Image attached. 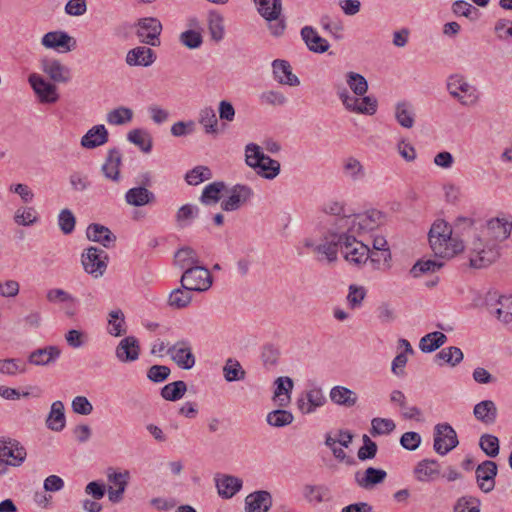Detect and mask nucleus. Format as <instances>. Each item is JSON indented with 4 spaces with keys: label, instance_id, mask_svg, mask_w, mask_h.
<instances>
[{
    "label": "nucleus",
    "instance_id": "obj_1",
    "mask_svg": "<svg viewBox=\"0 0 512 512\" xmlns=\"http://www.w3.org/2000/svg\"><path fill=\"white\" fill-rule=\"evenodd\" d=\"M428 239L436 257L450 259L464 250L463 241L452 235L451 226L442 219L432 224Z\"/></svg>",
    "mask_w": 512,
    "mask_h": 512
},
{
    "label": "nucleus",
    "instance_id": "obj_2",
    "mask_svg": "<svg viewBox=\"0 0 512 512\" xmlns=\"http://www.w3.org/2000/svg\"><path fill=\"white\" fill-rule=\"evenodd\" d=\"M383 214L378 210H368L364 213L344 215L337 222V230H345L354 235L372 231L383 222Z\"/></svg>",
    "mask_w": 512,
    "mask_h": 512
},
{
    "label": "nucleus",
    "instance_id": "obj_3",
    "mask_svg": "<svg viewBox=\"0 0 512 512\" xmlns=\"http://www.w3.org/2000/svg\"><path fill=\"white\" fill-rule=\"evenodd\" d=\"M470 266L475 269L486 268L500 257L499 245L495 240L477 235L469 246Z\"/></svg>",
    "mask_w": 512,
    "mask_h": 512
},
{
    "label": "nucleus",
    "instance_id": "obj_4",
    "mask_svg": "<svg viewBox=\"0 0 512 512\" xmlns=\"http://www.w3.org/2000/svg\"><path fill=\"white\" fill-rule=\"evenodd\" d=\"M258 13L267 21L268 30L274 37H281L286 30V20L282 15V0H253Z\"/></svg>",
    "mask_w": 512,
    "mask_h": 512
},
{
    "label": "nucleus",
    "instance_id": "obj_5",
    "mask_svg": "<svg viewBox=\"0 0 512 512\" xmlns=\"http://www.w3.org/2000/svg\"><path fill=\"white\" fill-rule=\"evenodd\" d=\"M246 164L259 169L258 174L266 179H274L280 173V163L277 160L265 155L260 146L255 143H249L245 147Z\"/></svg>",
    "mask_w": 512,
    "mask_h": 512
},
{
    "label": "nucleus",
    "instance_id": "obj_6",
    "mask_svg": "<svg viewBox=\"0 0 512 512\" xmlns=\"http://www.w3.org/2000/svg\"><path fill=\"white\" fill-rule=\"evenodd\" d=\"M449 94L463 106H473L480 99L479 92L462 75H451L447 80Z\"/></svg>",
    "mask_w": 512,
    "mask_h": 512
},
{
    "label": "nucleus",
    "instance_id": "obj_7",
    "mask_svg": "<svg viewBox=\"0 0 512 512\" xmlns=\"http://www.w3.org/2000/svg\"><path fill=\"white\" fill-rule=\"evenodd\" d=\"M27 457L26 448L16 439L0 437V462L7 466L20 467Z\"/></svg>",
    "mask_w": 512,
    "mask_h": 512
},
{
    "label": "nucleus",
    "instance_id": "obj_8",
    "mask_svg": "<svg viewBox=\"0 0 512 512\" xmlns=\"http://www.w3.org/2000/svg\"><path fill=\"white\" fill-rule=\"evenodd\" d=\"M181 287L188 291L203 292L212 285L210 271L204 266L187 268L181 276Z\"/></svg>",
    "mask_w": 512,
    "mask_h": 512
},
{
    "label": "nucleus",
    "instance_id": "obj_9",
    "mask_svg": "<svg viewBox=\"0 0 512 512\" xmlns=\"http://www.w3.org/2000/svg\"><path fill=\"white\" fill-rule=\"evenodd\" d=\"M108 254L95 246H90L81 255V263L86 273L94 278L104 275L108 266Z\"/></svg>",
    "mask_w": 512,
    "mask_h": 512
},
{
    "label": "nucleus",
    "instance_id": "obj_10",
    "mask_svg": "<svg viewBox=\"0 0 512 512\" xmlns=\"http://www.w3.org/2000/svg\"><path fill=\"white\" fill-rule=\"evenodd\" d=\"M341 251L344 258L352 264L361 265L367 262L369 247L356 239V235L344 230Z\"/></svg>",
    "mask_w": 512,
    "mask_h": 512
},
{
    "label": "nucleus",
    "instance_id": "obj_11",
    "mask_svg": "<svg viewBox=\"0 0 512 512\" xmlns=\"http://www.w3.org/2000/svg\"><path fill=\"white\" fill-rule=\"evenodd\" d=\"M459 444L457 433L449 423H439L434 427L435 452L441 456L446 455Z\"/></svg>",
    "mask_w": 512,
    "mask_h": 512
},
{
    "label": "nucleus",
    "instance_id": "obj_12",
    "mask_svg": "<svg viewBox=\"0 0 512 512\" xmlns=\"http://www.w3.org/2000/svg\"><path fill=\"white\" fill-rule=\"evenodd\" d=\"M166 354L170 356L178 367L184 370H190L195 365V356L192 353V347L189 341L179 340L168 347Z\"/></svg>",
    "mask_w": 512,
    "mask_h": 512
},
{
    "label": "nucleus",
    "instance_id": "obj_13",
    "mask_svg": "<svg viewBox=\"0 0 512 512\" xmlns=\"http://www.w3.org/2000/svg\"><path fill=\"white\" fill-rule=\"evenodd\" d=\"M162 31V24L157 18L148 17L140 19L138 22L137 35L140 41L151 46H159V36Z\"/></svg>",
    "mask_w": 512,
    "mask_h": 512
},
{
    "label": "nucleus",
    "instance_id": "obj_14",
    "mask_svg": "<svg viewBox=\"0 0 512 512\" xmlns=\"http://www.w3.org/2000/svg\"><path fill=\"white\" fill-rule=\"evenodd\" d=\"M28 81L41 103H55L58 101L59 94L55 84L36 73H32Z\"/></svg>",
    "mask_w": 512,
    "mask_h": 512
},
{
    "label": "nucleus",
    "instance_id": "obj_15",
    "mask_svg": "<svg viewBox=\"0 0 512 512\" xmlns=\"http://www.w3.org/2000/svg\"><path fill=\"white\" fill-rule=\"evenodd\" d=\"M498 473L496 462L485 460L476 467L475 475L479 489L489 493L495 488V478Z\"/></svg>",
    "mask_w": 512,
    "mask_h": 512
},
{
    "label": "nucleus",
    "instance_id": "obj_16",
    "mask_svg": "<svg viewBox=\"0 0 512 512\" xmlns=\"http://www.w3.org/2000/svg\"><path fill=\"white\" fill-rule=\"evenodd\" d=\"M326 397L320 387H313L300 395L296 401L297 408L302 414L314 413L325 405Z\"/></svg>",
    "mask_w": 512,
    "mask_h": 512
},
{
    "label": "nucleus",
    "instance_id": "obj_17",
    "mask_svg": "<svg viewBox=\"0 0 512 512\" xmlns=\"http://www.w3.org/2000/svg\"><path fill=\"white\" fill-rule=\"evenodd\" d=\"M344 230H338L326 235L323 242L314 247V253L322 255L328 262L337 260L338 247L341 248L344 238Z\"/></svg>",
    "mask_w": 512,
    "mask_h": 512
},
{
    "label": "nucleus",
    "instance_id": "obj_18",
    "mask_svg": "<svg viewBox=\"0 0 512 512\" xmlns=\"http://www.w3.org/2000/svg\"><path fill=\"white\" fill-rule=\"evenodd\" d=\"M108 482L113 484L109 486L108 499L112 503H119L123 500V495L128 485L129 472H115L113 469H109L107 473Z\"/></svg>",
    "mask_w": 512,
    "mask_h": 512
},
{
    "label": "nucleus",
    "instance_id": "obj_19",
    "mask_svg": "<svg viewBox=\"0 0 512 512\" xmlns=\"http://www.w3.org/2000/svg\"><path fill=\"white\" fill-rule=\"evenodd\" d=\"M253 195L252 189L247 185L236 184L230 190V196L221 202L223 211H236L244 205Z\"/></svg>",
    "mask_w": 512,
    "mask_h": 512
},
{
    "label": "nucleus",
    "instance_id": "obj_20",
    "mask_svg": "<svg viewBox=\"0 0 512 512\" xmlns=\"http://www.w3.org/2000/svg\"><path fill=\"white\" fill-rule=\"evenodd\" d=\"M42 71L56 83H67L71 80V70L58 59L44 58L41 60Z\"/></svg>",
    "mask_w": 512,
    "mask_h": 512
},
{
    "label": "nucleus",
    "instance_id": "obj_21",
    "mask_svg": "<svg viewBox=\"0 0 512 512\" xmlns=\"http://www.w3.org/2000/svg\"><path fill=\"white\" fill-rule=\"evenodd\" d=\"M41 44L47 49H63L68 52L76 47V40L64 31H51L46 33Z\"/></svg>",
    "mask_w": 512,
    "mask_h": 512
},
{
    "label": "nucleus",
    "instance_id": "obj_22",
    "mask_svg": "<svg viewBox=\"0 0 512 512\" xmlns=\"http://www.w3.org/2000/svg\"><path fill=\"white\" fill-rule=\"evenodd\" d=\"M115 354L122 363L136 361L140 355L139 341L134 336L123 338L117 345Z\"/></svg>",
    "mask_w": 512,
    "mask_h": 512
},
{
    "label": "nucleus",
    "instance_id": "obj_23",
    "mask_svg": "<svg viewBox=\"0 0 512 512\" xmlns=\"http://www.w3.org/2000/svg\"><path fill=\"white\" fill-rule=\"evenodd\" d=\"M272 504L273 499L271 493L266 490H258L246 496L245 511L268 512Z\"/></svg>",
    "mask_w": 512,
    "mask_h": 512
},
{
    "label": "nucleus",
    "instance_id": "obj_24",
    "mask_svg": "<svg viewBox=\"0 0 512 512\" xmlns=\"http://www.w3.org/2000/svg\"><path fill=\"white\" fill-rule=\"evenodd\" d=\"M272 68L274 79L278 83L292 87L300 85L299 78L295 74H293L292 67L287 60H274L272 62Z\"/></svg>",
    "mask_w": 512,
    "mask_h": 512
},
{
    "label": "nucleus",
    "instance_id": "obj_25",
    "mask_svg": "<svg viewBox=\"0 0 512 512\" xmlns=\"http://www.w3.org/2000/svg\"><path fill=\"white\" fill-rule=\"evenodd\" d=\"M300 34L302 40L311 52L322 54L329 50V42L321 37L312 26H304Z\"/></svg>",
    "mask_w": 512,
    "mask_h": 512
},
{
    "label": "nucleus",
    "instance_id": "obj_26",
    "mask_svg": "<svg viewBox=\"0 0 512 512\" xmlns=\"http://www.w3.org/2000/svg\"><path fill=\"white\" fill-rule=\"evenodd\" d=\"M122 163V155L117 148L108 150L106 159L101 167L104 177L108 180L119 182L120 181V166Z\"/></svg>",
    "mask_w": 512,
    "mask_h": 512
},
{
    "label": "nucleus",
    "instance_id": "obj_27",
    "mask_svg": "<svg viewBox=\"0 0 512 512\" xmlns=\"http://www.w3.org/2000/svg\"><path fill=\"white\" fill-rule=\"evenodd\" d=\"M386 477L387 473L385 470L368 467L364 472L357 471L355 473V482L359 487L369 490L382 483Z\"/></svg>",
    "mask_w": 512,
    "mask_h": 512
},
{
    "label": "nucleus",
    "instance_id": "obj_28",
    "mask_svg": "<svg viewBox=\"0 0 512 512\" xmlns=\"http://www.w3.org/2000/svg\"><path fill=\"white\" fill-rule=\"evenodd\" d=\"M156 60L155 52L146 46H138L128 51L126 55V63L129 66L148 67Z\"/></svg>",
    "mask_w": 512,
    "mask_h": 512
},
{
    "label": "nucleus",
    "instance_id": "obj_29",
    "mask_svg": "<svg viewBox=\"0 0 512 512\" xmlns=\"http://www.w3.org/2000/svg\"><path fill=\"white\" fill-rule=\"evenodd\" d=\"M155 200V194L144 186L133 187L125 193L126 203L134 207L149 205Z\"/></svg>",
    "mask_w": 512,
    "mask_h": 512
},
{
    "label": "nucleus",
    "instance_id": "obj_30",
    "mask_svg": "<svg viewBox=\"0 0 512 512\" xmlns=\"http://www.w3.org/2000/svg\"><path fill=\"white\" fill-rule=\"evenodd\" d=\"M487 238L499 241L506 240L512 232V222L505 219H491L487 223Z\"/></svg>",
    "mask_w": 512,
    "mask_h": 512
},
{
    "label": "nucleus",
    "instance_id": "obj_31",
    "mask_svg": "<svg viewBox=\"0 0 512 512\" xmlns=\"http://www.w3.org/2000/svg\"><path fill=\"white\" fill-rule=\"evenodd\" d=\"M87 238L91 241L98 242L106 248H110L116 241V236L111 230L101 224L92 223L87 227Z\"/></svg>",
    "mask_w": 512,
    "mask_h": 512
},
{
    "label": "nucleus",
    "instance_id": "obj_32",
    "mask_svg": "<svg viewBox=\"0 0 512 512\" xmlns=\"http://www.w3.org/2000/svg\"><path fill=\"white\" fill-rule=\"evenodd\" d=\"M109 134L103 124L95 125L81 138L84 148L93 149L108 142Z\"/></svg>",
    "mask_w": 512,
    "mask_h": 512
},
{
    "label": "nucleus",
    "instance_id": "obj_33",
    "mask_svg": "<svg viewBox=\"0 0 512 512\" xmlns=\"http://www.w3.org/2000/svg\"><path fill=\"white\" fill-rule=\"evenodd\" d=\"M474 417L485 425H493L498 416V409L492 400H483L473 409Z\"/></svg>",
    "mask_w": 512,
    "mask_h": 512
},
{
    "label": "nucleus",
    "instance_id": "obj_34",
    "mask_svg": "<svg viewBox=\"0 0 512 512\" xmlns=\"http://www.w3.org/2000/svg\"><path fill=\"white\" fill-rule=\"evenodd\" d=\"M440 474V466L436 460L424 459L414 468L415 478L420 482H430Z\"/></svg>",
    "mask_w": 512,
    "mask_h": 512
},
{
    "label": "nucleus",
    "instance_id": "obj_35",
    "mask_svg": "<svg viewBox=\"0 0 512 512\" xmlns=\"http://www.w3.org/2000/svg\"><path fill=\"white\" fill-rule=\"evenodd\" d=\"M329 397L334 404L346 408L353 407L358 401V396L356 392L345 386L340 385L331 388Z\"/></svg>",
    "mask_w": 512,
    "mask_h": 512
},
{
    "label": "nucleus",
    "instance_id": "obj_36",
    "mask_svg": "<svg viewBox=\"0 0 512 512\" xmlns=\"http://www.w3.org/2000/svg\"><path fill=\"white\" fill-rule=\"evenodd\" d=\"M276 389L273 400L278 407H286L291 401L290 393L294 383L290 377H278L275 381Z\"/></svg>",
    "mask_w": 512,
    "mask_h": 512
},
{
    "label": "nucleus",
    "instance_id": "obj_37",
    "mask_svg": "<svg viewBox=\"0 0 512 512\" xmlns=\"http://www.w3.org/2000/svg\"><path fill=\"white\" fill-rule=\"evenodd\" d=\"M61 354L57 346H47L33 351L29 357V363L37 366H44L56 361Z\"/></svg>",
    "mask_w": 512,
    "mask_h": 512
},
{
    "label": "nucleus",
    "instance_id": "obj_38",
    "mask_svg": "<svg viewBox=\"0 0 512 512\" xmlns=\"http://www.w3.org/2000/svg\"><path fill=\"white\" fill-rule=\"evenodd\" d=\"M64 404L57 400L52 403L50 412L46 418V426L56 432L64 429L66 424Z\"/></svg>",
    "mask_w": 512,
    "mask_h": 512
},
{
    "label": "nucleus",
    "instance_id": "obj_39",
    "mask_svg": "<svg viewBox=\"0 0 512 512\" xmlns=\"http://www.w3.org/2000/svg\"><path fill=\"white\" fill-rule=\"evenodd\" d=\"M302 494L304 499L310 504H320L331 499L329 488L323 484H306L303 486Z\"/></svg>",
    "mask_w": 512,
    "mask_h": 512
},
{
    "label": "nucleus",
    "instance_id": "obj_40",
    "mask_svg": "<svg viewBox=\"0 0 512 512\" xmlns=\"http://www.w3.org/2000/svg\"><path fill=\"white\" fill-rule=\"evenodd\" d=\"M174 262L177 267L185 271L189 267L198 266L200 259L193 248L185 246L175 252Z\"/></svg>",
    "mask_w": 512,
    "mask_h": 512
},
{
    "label": "nucleus",
    "instance_id": "obj_41",
    "mask_svg": "<svg viewBox=\"0 0 512 512\" xmlns=\"http://www.w3.org/2000/svg\"><path fill=\"white\" fill-rule=\"evenodd\" d=\"M218 493L222 498H232L241 488L242 480L235 476H223L216 482Z\"/></svg>",
    "mask_w": 512,
    "mask_h": 512
},
{
    "label": "nucleus",
    "instance_id": "obj_42",
    "mask_svg": "<svg viewBox=\"0 0 512 512\" xmlns=\"http://www.w3.org/2000/svg\"><path fill=\"white\" fill-rule=\"evenodd\" d=\"M490 313L494 314L498 320L508 324L512 322V295L501 296L498 298L495 307L490 306Z\"/></svg>",
    "mask_w": 512,
    "mask_h": 512
},
{
    "label": "nucleus",
    "instance_id": "obj_43",
    "mask_svg": "<svg viewBox=\"0 0 512 512\" xmlns=\"http://www.w3.org/2000/svg\"><path fill=\"white\" fill-rule=\"evenodd\" d=\"M395 118L400 126L410 129L415 123V111L412 104L399 102L395 106Z\"/></svg>",
    "mask_w": 512,
    "mask_h": 512
},
{
    "label": "nucleus",
    "instance_id": "obj_44",
    "mask_svg": "<svg viewBox=\"0 0 512 512\" xmlns=\"http://www.w3.org/2000/svg\"><path fill=\"white\" fill-rule=\"evenodd\" d=\"M198 122L203 126L206 134H218V119L215 110L212 107H204L200 109L198 114Z\"/></svg>",
    "mask_w": 512,
    "mask_h": 512
},
{
    "label": "nucleus",
    "instance_id": "obj_45",
    "mask_svg": "<svg viewBox=\"0 0 512 512\" xmlns=\"http://www.w3.org/2000/svg\"><path fill=\"white\" fill-rule=\"evenodd\" d=\"M226 185L222 181H216L208 184L202 192L200 201L204 205L216 204L220 198L221 193L225 190Z\"/></svg>",
    "mask_w": 512,
    "mask_h": 512
},
{
    "label": "nucleus",
    "instance_id": "obj_46",
    "mask_svg": "<svg viewBox=\"0 0 512 512\" xmlns=\"http://www.w3.org/2000/svg\"><path fill=\"white\" fill-rule=\"evenodd\" d=\"M127 139L134 145L138 146L144 153H149L152 150V137L143 129L131 130L127 135Z\"/></svg>",
    "mask_w": 512,
    "mask_h": 512
},
{
    "label": "nucleus",
    "instance_id": "obj_47",
    "mask_svg": "<svg viewBox=\"0 0 512 512\" xmlns=\"http://www.w3.org/2000/svg\"><path fill=\"white\" fill-rule=\"evenodd\" d=\"M108 324V332L112 336L119 337L127 332L124 314L120 309L112 310L109 313Z\"/></svg>",
    "mask_w": 512,
    "mask_h": 512
},
{
    "label": "nucleus",
    "instance_id": "obj_48",
    "mask_svg": "<svg viewBox=\"0 0 512 512\" xmlns=\"http://www.w3.org/2000/svg\"><path fill=\"white\" fill-rule=\"evenodd\" d=\"M186 391V383L182 380H178L165 385L161 389V396L168 401H177L184 396Z\"/></svg>",
    "mask_w": 512,
    "mask_h": 512
},
{
    "label": "nucleus",
    "instance_id": "obj_49",
    "mask_svg": "<svg viewBox=\"0 0 512 512\" xmlns=\"http://www.w3.org/2000/svg\"><path fill=\"white\" fill-rule=\"evenodd\" d=\"M479 447L490 458H495L500 452V442L497 436L492 434H482L479 439Z\"/></svg>",
    "mask_w": 512,
    "mask_h": 512
},
{
    "label": "nucleus",
    "instance_id": "obj_50",
    "mask_svg": "<svg viewBox=\"0 0 512 512\" xmlns=\"http://www.w3.org/2000/svg\"><path fill=\"white\" fill-rule=\"evenodd\" d=\"M224 378L227 382L243 380L246 372L239 361L229 358L223 367Z\"/></svg>",
    "mask_w": 512,
    "mask_h": 512
},
{
    "label": "nucleus",
    "instance_id": "obj_51",
    "mask_svg": "<svg viewBox=\"0 0 512 512\" xmlns=\"http://www.w3.org/2000/svg\"><path fill=\"white\" fill-rule=\"evenodd\" d=\"M224 19L223 16L217 12H210L208 16V28L211 38L219 42L224 37Z\"/></svg>",
    "mask_w": 512,
    "mask_h": 512
},
{
    "label": "nucleus",
    "instance_id": "obj_52",
    "mask_svg": "<svg viewBox=\"0 0 512 512\" xmlns=\"http://www.w3.org/2000/svg\"><path fill=\"white\" fill-rule=\"evenodd\" d=\"M444 265L443 262L437 260H419L410 270L413 277H420L423 274L434 273Z\"/></svg>",
    "mask_w": 512,
    "mask_h": 512
},
{
    "label": "nucleus",
    "instance_id": "obj_53",
    "mask_svg": "<svg viewBox=\"0 0 512 512\" xmlns=\"http://www.w3.org/2000/svg\"><path fill=\"white\" fill-rule=\"evenodd\" d=\"M293 420V414L284 409H276L269 412L266 417V421L269 425L279 428L291 424Z\"/></svg>",
    "mask_w": 512,
    "mask_h": 512
},
{
    "label": "nucleus",
    "instance_id": "obj_54",
    "mask_svg": "<svg viewBox=\"0 0 512 512\" xmlns=\"http://www.w3.org/2000/svg\"><path fill=\"white\" fill-rule=\"evenodd\" d=\"M133 118V111L130 108L120 106L107 113L106 120L112 125H123Z\"/></svg>",
    "mask_w": 512,
    "mask_h": 512
},
{
    "label": "nucleus",
    "instance_id": "obj_55",
    "mask_svg": "<svg viewBox=\"0 0 512 512\" xmlns=\"http://www.w3.org/2000/svg\"><path fill=\"white\" fill-rule=\"evenodd\" d=\"M346 81L350 89L357 96H364L368 90V83L365 77L356 72H348Z\"/></svg>",
    "mask_w": 512,
    "mask_h": 512
},
{
    "label": "nucleus",
    "instance_id": "obj_56",
    "mask_svg": "<svg viewBox=\"0 0 512 512\" xmlns=\"http://www.w3.org/2000/svg\"><path fill=\"white\" fill-rule=\"evenodd\" d=\"M191 291L185 290L184 288L174 289L168 299V303L171 307L181 309L188 306L192 300Z\"/></svg>",
    "mask_w": 512,
    "mask_h": 512
},
{
    "label": "nucleus",
    "instance_id": "obj_57",
    "mask_svg": "<svg viewBox=\"0 0 512 512\" xmlns=\"http://www.w3.org/2000/svg\"><path fill=\"white\" fill-rule=\"evenodd\" d=\"M396 428L393 420L388 418H373L371 421L370 433L372 436L377 435H388L392 433Z\"/></svg>",
    "mask_w": 512,
    "mask_h": 512
},
{
    "label": "nucleus",
    "instance_id": "obj_58",
    "mask_svg": "<svg viewBox=\"0 0 512 512\" xmlns=\"http://www.w3.org/2000/svg\"><path fill=\"white\" fill-rule=\"evenodd\" d=\"M212 178V172L207 166H196L188 171L185 175V180L189 185H198L205 180Z\"/></svg>",
    "mask_w": 512,
    "mask_h": 512
},
{
    "label": "nucleus",
    "instance_id": "obj_59",
    "mask_svg": "<svg viewBox=\"0 0 512 512\" xmlns=\"http://www.w3.org/2000/svg\"><path fill=\"white\" fill-rule=\"evenodd\" d=\"M343 172L345 176L354 181L362 179L365 176L363 165L359 160L353 157H349L344 161Z\"/></svg>",
    "mask_w": 512,
    "mask_h": 512
},
{
    "label": "nucleus",
    "instance_id": "obj_60",
    "mask_svg": "<svg viewBox=\"0 0 512 512\" xmlns=\"http://www.w3.org/2000/svg\"><path fill=\"white\" fill-rule=\"evenodd\" d=\"M435 358L451 366H456L463 360V352L458 347H447L437 353Z\"/></svg>",
    "mask_w": 512,
    "mask_h": 512
},
{
    "label": "nucleus",
    "instance_id": "obj_61",
    "mask_svg": "<svg viewBox=\"0 0 512 512\" xmlns=\"http://www.w3.org/2000/svg\"><path fill=\"white\" fill-rule=\"evenodd\" d=\"M363 445L359 448L357 452V457L359 460L364 461L368 459H373L376 456L378 447L377 444L370 439L366 434L362 437Z\"/></svg>",
    "mask_w": 512,
    "mask_h": 512
},
{
    "label": "nucleus",
    "instance_id": "obj_62",
    "mask_svg": "<svg viewBox=\"0 0 512 512\" xmlns=\"http://www.w3.org/2000/svg\"><path fill=\"white\" fill-rule=\"evenodd\" d=\"M58 224L64 234H71L74 231L76 219L71 210L65 208L60 211Z\"/></svg>",
    "mask_w": 512,
    "mask_h": 512
},
{
    "label": "nucleus",
    "instance_id": "obj_63",
    "mask_svg": "<svg viewBox=\"0 0 512 512\" xmlns=\"http://www.w3.org/2000/svg\"><path fill=\"white\" fill-rule=\"evenodd\" d=\"M453 512H480V501L474 497H461L457 500Z\"/></svg>",
    "mask_w": 512,
    "mask_h": 512
},
{
    "label": "nucleus",
    "instance_id": "obj_64",
    "mask_svg": "<svg viewBox=\"0 0 512 512\" xmlns=\"http://www.w3.org/2000/svg\"><path fill=\"white\" fill-rule=\"evenodd\" d=\"M25 367L21 360L15 358L0 360V373L5 375H15L18 372H24Z\"/></svg>",
    "mask_w": 512,
    "mask_h": 512
}]
</instances>
